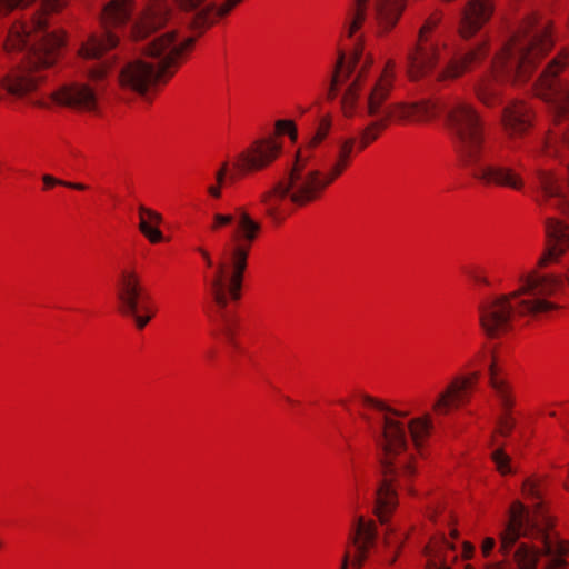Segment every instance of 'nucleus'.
<instances>
[{"label": "nucleus", "instance_id": "1", "mask_svg": "<svg viewBox=\"0 0 569 569\" xmlns=\"http://www.w3.org/2000/svg\"><path fill=\"white\" fill-rule=\"evenodd\" d=\"M372 58L362 57L355 49L349 58L340 52L329 90V98L337 94L338 84L347 87L341 98V108L347 117L357 111L371 121L362 129L358 150H363L373 142L391 120L427 121L443 114L451 133L455 148L471 176L485 186H495L520 191L525 187L522 176L511 166L486 152L485 121L480 113L467 101L415 103H388V97L396 79V62L386 61L381 71L371 70Z\"/></svg>", "mask_w": 569, "mask_h": 569}, {"label": "nucleus", "instance_id": "2", "mask_svg": "<svg viewBox=\"0 0 569 569\" xmlns=\"http://www.w3.org/2000/svg\"><path fill=\"white\" fill-rule=\"evenodd\" d=\"M38 0H0V22L7 30L3 44L6 57L0 58V101H27L44 82L46 71L52 68L64 44L63 34L50 30L47 16L58 11L67 0H41L29 19L9 20Z\"/></svg>", "mask_w": 569, "mask_h": 569}, {"label": "nucleus", "instance_id": "3", "mask_svg": "<svg viewBox=\"0 0 569 569\" xmlns=\"http://www.w3.org/2000/svg\"><path fill=\"white\" fill-rule=\"evenodd\" d=\"M360 400L368 410L361 418L381 451L382 479L376 490V515L385 523L398 503L397 489L415 493L411 481L417 472L416 452H420L432 422L429 415L405 420L407 413L368 395H361Z\"/></svg>", "mask_w": 569, "mask_h": 569}, {"label": "nucleus", "instance_id": "4", "mask_svg": "<svg viewBox=\"0 0 569 569\" xmlns=\"http://www.w3.org/2000/svg\"><path fill=\"white\" fill-rule=\"evenodd\" d=\"M522 492L537 501L533 512L519 501L511 505L509 519L499 535L500 558H490L496 547L493 538L482 541L481 552L487 559L483 569H538L539 565L541 569H567L569 540L560 537L553 529V519L543 511L539 480L526 479Z\"/></svg>", "mask_w": 569, "mask_h": 569}, {"label": "nucleus", "instance_id": "5", "mask_svg": "<svg viewBox=\"0 0 569 569\" xmlns=\"http://www.w3.org/2000/svg\"><path fill=\"white\" fill-rule=\"evenodd\" d=\"M547 247L538 261L543 268L556 262L569 248V227L555 219H546ZM565 281L569 284V268L565 276L541 274L531 271L519 278L520 286L508 295L483 298L478 305L479 325L488 338H500L511 331L521 317L538 318L558 308L550 298Z\"/></svg>", "mask_w": 569, "mask_h": 569}, {"label": "nucleus", "instance_id": "6", "mask_svg": "<svg viewBox=\"0 0 569 569\" xmlns=\"http://www.w3.org/2000/svg\"><path fill=\"white\" fill-rule=\"evenodd\" d=\"M233 224L230 241L226 244L222 259L214 264L210 253L203 248H198L207 267L214 268L210 277H206L213 307L210 319L217 327L218 333L232 348L238 349L237 331L240 319L231 301L241 298V288L248 258L253 242L261 232V224L254 220L243 208L238 207L234 213H214L210 229L218 231L222 227Z\"/></svg>", "mask_w": 569, "mask_h": 569}, {"label": "nucleus", "instance_id": "7", "mask_svg": "<svg viewBox=\"0 0 569 569\" xmlns=\"http://www.w3.org/2000/svg\"><path fill=\"white\" fill-rule=\"evenodd\" d=\"M553 44L548 19L526 12L510 28L509 38L492 63V73L477 87L478 98L488 107L501 102L500 80L526 82L538 60Z\"/></svg>", "mask_w": 569, "mask_h": 569}, {"label": "nucleus", "instance_id": "8", "mask_svg": "<svg viewBox=\"0 0 569 569\" xmlns=\"http://www.w3.org/2000/svg\"><path fill=\"white\" fill-rule=\"evenodd\" d=\"M356 138L340 142L337 160L327 172L311 163V154L297 151L287 174L271 189L260 196L266 214L274 222H281L290 212V204L306 206L319 199L325 189L345 170L352 152Z\"/></svg>", "mask_w": 569, "mask_h": 569}, {"label": "nucleus", "instance_id": "9", "mask_svg": "<svg viewBox=\"0 0 569 569\" xmlns=\"http://www.w3.org/2000/svg\"><path fill=\"white\" fill-rule=\"evenodd\" d=\"M193 42V37H179L176 30L154 36L141 48L144 58L130 60L120 69V87L144 94L151 87L173 74V69Z\"/></svg>", "mask_w": 569, "mask_h": 569}, {"label": "nucleus", "instance_id": "10", "mask_svg": "<svg viewBox=\"0 0 569 569\" xmlns=\"http://www.w3.org/2000/svg\"><path fill=\"white\" fill-rule=\"evenodd\" d=\"M532 88L549 104L555 127L548 132L542 152L561 158V148L569 149V46L547 64Z\"/></svg>", "mask_w": 569, "mask_h": 569}, {"label": "nucleus", "instance_id": "11", "mask_svg": "<svg viewBox=\"0 0 569 569\" xmlns=\"http://www.w3.org/2000/svg\"><path fill=\"white\" fill-rule=\"evenodd\" d=\"M131 0H110L102 10L100 33L91 34L80 48L81 58L88 63L86 69L90 79L102 80L113 66V56L109 53L119 37L111 32V27L123 26L132 14Z\"/></svg>", "mask_w": 569, "mask_h": 569}, {"label": "nucleus", "instance_id": "12", "mask_svg": "<svg viewBox=\"0 0 569 569\" xmlns=\"http://www.w3.org/2000/svg\"><path fill=\"white\" fill-rule=\"evenodd\" d=\"M119 311L131 318L138 329H143L156 313L147 302L140 278L134 270H121L116 283Z\"/></svg>", "mask_w": 569, "mask_h": 569}, {"label": "nucleus", "instance_id": "13", "mask_svg": "<svg viewBox=\"0 0 569 569\" xmlns=\"http://www.w3.org/2000/svg\"><path fill=\"white\" fill-rule=\"evenodd\" d=\"M440 16L435 13L430 16L420 28L419 43L415 51L407 57V72L411 80H417L426 76L438 61V47L435 43H428L427 33L433 30L440 22Z\"/></svg>", "mask_w": 569, "mask_h": 569}, {"label": "nucleus", "instance_id": "14", "mask_svg": "<svg viewBox=\"0 0 569 569\" xmlns=\"http://www.w3.org/2000/svg\"><path fill=\"white\" fill-rule=\"evenodd\" d=\"M281 150V142L272 136L257 139L237 156L234 168L243 174L261 171L279 157Z\"/></svg>", "mask_w": 569, "mask_h": 569}, {"label": "nucleus", "instance_id": "15", "mask_svg": "<svg viewBox=\"0 0 569 569\" xmlns=\"http://www.w3.org/2000/svg\"><path fill=\"white\" fill-rule=\"evenodd\" d=\"M242 0H177L186 12L188 23L196 29L206 28L227 14Z\"/></svg>", "mask_w": 569, "mask_h": 569}, {"label": "nucleus", "instance_id": "16", "mask_svg": "<svg viewBox=\"0 0 569 569\" xmlns=\"http://www.w3.org/2000/svg\"><path fill=\"white\" fill-rule=\"evenodd\" d=\"M489 376L490 386L503 409V413L498 419V433L503 437H508L516 425L515 419L510 416V410L515 401L511 393V387L502 376L496 359H493L489 366Z\"/></svg>", "mask_w": 569, "mask_h": 569}, {"label": "nucleus", "instance_id": "17", "mask_svg": "<svg viewBox=\"0 0 569 569\" xmlns=\"http://www.w3.org/2000/svg\"><path fill=\"white\" fill-rule=\"evenodd\" d=\"M167 0H151L131 27L134 40H143L157 33L170 19Z\"/></svg>", "mask_w": 569, "mask_h": 569}, {"label": "nucleus", "instance_id": "18", "mask_svg": "<svg viewBox=\"0 0 569 569\" xmlns=\"http://www.w3.org/2000/svg\"><path fill=\"white\" fill-rule=\"evenodd\" d=\"M52 98L56 102L73 109L94 111L99 101V88L84 83L66 84L53 92Z\"/></svg>", "mask_w": 569, "mask_h": 569}, {"label": "nucleus", "instance_id": "19", "mask_svg": "<svg viewBox=\"0 0 569 569\" xmlns=\"http://www.w3.org/2000/svg\"><path fill=\"white\" fill-rule=\"evenodd\" d=\"M478 378V373L470 377L455 379L445 391H442L433 405L438 415H447L451 409L458 408L469 399V391Z\"/></svg>", "mask_w": 569, "mask_h": 569}, {"label": "nucleus", "instance_id": "20", "mask_svg": "<svg viewBox=\"0 0 569 569\" xmlns=\"http://www.w3.org/2000/svg\"><path fill=\"white\" fill-rule=\"evenodd\" d=\"M492 10L490 0H470L460 17L461 37L469 38L477 32L490 19Z\"/></svg>", "mask_w": 569, "mask_h": 569}, {"label": "nucleus", "instance_id": "21", "mask_svg": "<svg viewBox=\"0 0 569 569\" xmlns=\"http://www.w3.org/2000/svg\"><path fill=\"white\" fill-rule=\"evenodd\" d=\"M531 108L520 100H515L502 110L501 122L509 137H520L532 124Z\"/></svg>", "mask_w": 569, "mask_h": 569}, {"label": "nucleus", "instance_id": "22", "mask_svg": "<svg viewBox=\"0 0 569 569\" xmlns=\"http://www.w3.org/2000/svg\"><path fill=\"white\" fill-rule=\"evenodd\" d=\"M406 7V0H375L372 19L379 33L389 32L398 22Z\"/></svg>", "mask_w": 569, "mask_h": 569}, {"label": "nucleus", "instance_id": "23", "mask_svg": "<svg viewBox=\"0 0 569 569\" xmlns=\"http://www.w3.org/2000/svg\"><path fill=\"white\" fill-rule=\"evenodd\" d=\"M376 526L372 521H366L362 517L359 518L356 531L351 535L350 540L356 546L357 555L351 560V563L357 569L362 566L367 558L369 548L376 540Z\"/></svg>", "mask_w": 569, "mask_h": 569}, {"label": "nucleus", "instance_id": "24", "mask_svg": "<svg viewBox=\"0 0 569 569\" xmlns=\"http://www.w3.org/2000/svg\"><path fill=\"white\" fill-rule=\"evenodd\" d=\"M487 54L486 43L470 48L459 58L452 60L445 70L438 73L437 80L453 79L465 71L469 70L473 64L478 63Z\"/></svg>", "mask_w": 569, "mask_h": 569}, {"label": "nucleus", "instance_id": "25", "mask_svg": "<svg viewBox=\"0 0 569 569\" xmlns=\"http://www.w3.org/2000/svg\"><path fill=\"white\" fill-rule=\"evenodd\" d=\"M453 545L441 540L426 547L425 555L428 558L425 569H450L448 552L453 550Z\"/></svg>", "mask_w": 569, "mask_h": 569}, {"label": "nucleus", "instance_id": "26", "mask_svg": "<svg viewBox=\"0 0 569 569\" xmlns=\"http://www.w3.org/2000/svg\"><path fill=\"white\" fill-rule=\"evenodd\" d=\"M139 229L152 243H158L162 240V232L157 226L162 221L161 216L143 206L139 207Z\"/></svg>", "mask_w": 569, "mask_h": 569}, {"label": "nucleus", "instance_id": "27", "mask_svg": "<svg viewBox=\"0 0 569 569\" xmlns=\"http://www.w3.org/2000/svg\"><path fill=\"white\" fill-rule=\"evenodd\" d=\"M371 7L370 0H352L351 7L348 11L347 20V34L353 37V34L361 28L367 19V11Z\"/></svg>", "mask_w": 569, "mask_h": 569}, {"label": "nucleus", "instance_id": "28", "mask_svg": "<svg viewBox=\"0 0 569 569\" xmlns=\"http://www.w3.org/2000/svg\"><path fill=\"white\" fill-rule=\"evenodd\" d=\"M331 129L330 116H323L320 118L316 131L308 138L305 146L299 148L297 151H306L312 156L313 149L319 146L329 134Z\"/></svg>", "mask_w": 569, "mask_h": 569}, {"label": "nucleus", "instance_id": "29", "mask_svg": "<svg viewBox=\"0 0 569 569\" xmlns=\"http://www.w3.org/2000/svg\"><path fill=\"white\" fill-rule=\"evenodd\" d=\"M491 459L495 462L497 470L501 475L513 472L511 467V458L508 453L505 452L502 447H498L491 452Z\"/></svg>", "mask_w": 569, "mask_h": 569}, {"label": "nucleus", "instance_id": "30", "mask_svg": "<svg viewBox=\"0 0 569 569\" xmlns=\"http://www.w3.org/2000/svg\"><path fill=\"white\" fill-rule=\"evenodd\" d=\"M228 170H229L228 162H223L221 164L220 169L216 173L217 184L209 186L207 189L208 193L211 197H213L216 199H219L221 197V187L224 183V179L228 173Z\"/></svg>", "mask_w": 569, "mask_h": 569}, {"label": "nucleus", "instance_id": "31", "mask_svg": "<svg viewBox=\"0 0 569 569\" xmlns=\"http://www.w3.org/2000/svg\"><path fill=\"white\" fill-rule=\"evenodd\" d=\"M42 181L44 183V188L46 189L52 188L54 186H63V187L76 189V190H80V191L87 189V186H84L82 183H76V182H69V181L60 180V179H57V178H54V177H52L50 174H43L42 176Z\"/></svg>", "mask_w": 569, "mask_h": 569}, {"label": "nucleus", "instance_id": "32", "mask_svg": "<svg viewBox=\"0 0 569 569\" xmlns=\"http://www.w3.org/2000/svg\"><path fill=\"white\" fill-rule=\"evenodd\" d=\"M276 129L279 134H288L291 141H296L298 138L297 127L291 120H278L276 122Z\"/></svg>", "mask_w": 569, "mask_h": 569}, {"label": "nucleus", "instance_id": "33", "mask_svg": "<svg viewBox=\"0 0 569 569\" xmlns=\"http://www.w3.org/2000/svg\"><path fill=\"white\" fill-rule=\"evenodd\" d=\"M467 273L475 282L489 284V280L481 273H479L477 270H470Z\"/></svg>", "mask_w": 569, "mask_h": 569}, {"label": "nucleus", "instance_id": "34", "mask_svg": "<svg viewBox=\"0 0 569 569\" xmlns=\"http://www.w3.org/2000/svg\"><path fill=\"white\" fill-rule=\"evenodd\" d=\"M473 553V546L469 542H463V557L466 559L471 558Z\"/></svg>", "mask_w": 569, "mask_h": 569}, {"label": "nucleus", "instance_id": "35", "mask_svg": "<svg viewBox=\"0 0 569 569\" xmlns=\"http://www.w3.org/2000/svg\"><path fill=\"white\" fill-rule=\"evenodd\" d=\"M350 561V555L348 551L345 552L341 561V568L340 569H347Z\"/></svg>", "mask_w": 569, "mask_h": 569}, {"label": "nucleus", "instance_id": "36", "mask_svg": "<svg viewBox=\"0 0 569 569\" xmlns=\"http://www.w3.org/2000/svg\"><path fill=\"white\" fill-rule=\"evenodd\" d=\"M398 549H399V546H397V549H396V551L393 552V555H391L388 559H386V561H387L388 563L392 565V563L397 560Z\"/></svg>", "mask_w": 569, "mask_h": 569}, {"label": "nucleus", "instance_id": "37", "mask_svg": "<svg viewBox=\"0 0 569 569\" xmlns=\"http://www.w3.org/2000/svg\"><path fill=\"white\" fill-rule=\"evenodd\" d=\"M299 111H300V113H301V114H303V113H306V112H307V109H306V108L300 107V108H299Z\"/></svg>", "mask_w": 569, "mask_h": 569}, {"label": "nucleus", "instance_id": "38", "mask_svg": "<svg viewBox=\"0 0 569 569\" xmlns=\"http://www.w3.org/2000/svg\"><path fill=\"white\" fill-rule=\"evenodd\" d=\"M340 403H341L342 406H345V407L348 409L347 403H346V401H345V400H340Z\"/></svg>", "mask_w": 569, "mask_h": 569}]
</instances>
